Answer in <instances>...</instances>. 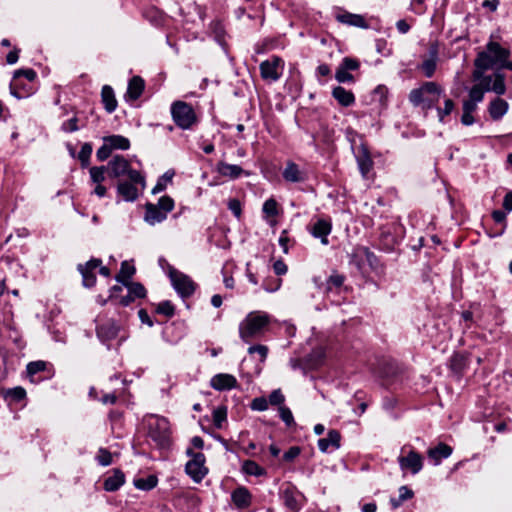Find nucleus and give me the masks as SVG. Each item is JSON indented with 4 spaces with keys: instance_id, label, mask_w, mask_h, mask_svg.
<instances>
[{
    "instance_id": "obj_1",
    "label": "nucleus",
    "mask_w": 512,
    "mask_h": 512,
    "mask_svg": "<svg viewBox=\"0 0 512 512\" xmlns=\"http://www.w3.org/2000/svg\"><path fill=\"white\" fill-rule=\"evenodd\" d=\"M269 323L270 317L268 314L258 311L250 312L239 325L240 338L248 343L253 339L261 337L264 335Z\"/></svg>"
},
{
    "instance_id": "obj_2",
    "label": "nucleus",
    "mask_w": 512,
    "mask_h": 512,
    "mask_svg": "<svg viewBox=\"0 0 512 512\" xmlns=\"http://www.w3.org/2000/svg\"><path fill=\"white\" fill-rule=\"evenodd\" d=\"M509 56V50L501 47L497 42L490 41L486 45V50L478 53L474 66L489 69L494 66L504 68V63H507Z\"/></svg>"
},
{
    "instance_id": "obj_3",
    "label": "nucleus",
    "mask_w": 512,
    "mask_h": 512,
    "mask_svg": "<svg viewBox=\"0 0 512 512\" xmlns=\"http://www.w3.org/2000/svg\"><path fill=\"white\" fill-rule=\"evenodd\" d=\"M107 173L110 178H116L118 181L127 177L134 182H141V190L146 187L145 178L137 170L131 168L130 162L122 155H114L107 164Z\"/></svg>"
},
{
    "instance_id": "obj_4",
    "label": "nucleus",
    "mask_w": 512,
    "mask_h": 512,
    "mask_svg": "<svg viewBox=\"0 0 512 512\" xmlns=\"http://www.w3.org/2000/svg\"><path fill=\"white\" fill-rule=\"evenodd\" d=\"M442 91L436 82H424L419 88L411 90L409 101L415 107L423 105L424 108L430 109L439 101Z\"/></svg>"
},
{
    "instance_id": "obj_5",
    "label": "nucleus",
    "mask_w": 512,
    "mask_h": 512,
    "mask_svg": "<svg viewBox=\"0 0 512 512\" xmlns=\"http://www.w3.org/2000/svg\"><path fill=\"white\" fill-rule=\"evenodd\" d=\"M488 69L475 67L472 73L473 81L477 82L475 86H478L484 93L493 91L498 95H503L506 91L504 75L496 73L493 79L492 76L484 75V72Z\"/></svg>"
},
{
    "instance_id": "obj_6",
    "label": "nucleus",
    "mask_w": 512,
    "mask_h": 512,
    "mask_svg": "<svg viewBox=\"0 0 512 512\" xmlns=\"http://www.w3.org/2000/svg\"><path fill=\"white\" fill-rule=\"evenodd\" d=\"M174 209V200L170 196H162L157 204L146 203L144 220L150 224L155 225L164 221L167 214Z\"/></svg>"
},
{
    "instance_id": "obj_7",
    "label": "nucleus",
    "mask_w": 512,
    "mask_h": 512,
    "mask_svg": "<svg viewBox=\"0 0 512 512\" xmlns=\"http://www.w3.org/2000/svg\"><path fill=\"white\" fill-rule=\"evenodd\" d=\"M174 122L182 129H189L196 122V115L191 105L176 101L171 107Z\"/></svg>"
},
{
    "instance_id": "obj_8",
    "label": "nucleus",
    "mask_w": 512,
    "mask_h": 512,
    "mask_svg": "<svg viewBox=\"0 0 512 512\" xmlns=\"http://www.w3.org/2000/svg\"><path fill=\"white\" fill-rule=\"evenodd\" d=\"M148 435L158 447H167L170 442L168 421L165 418H156L154 422L149 424Z\"/></svg>"
},
{
    "instance_id": "obj_9",
    "label": "nucleus",
    "mask_w": 512,
    "mask_h": 512,
    "mask_svg": "<svg viewBox=\"0 0 512 512\" xmlns=\"http://www.w3.org/2000/svg\"><path fill=\"white\" fill-rule=\"evenodd\" d=\"M187 454L192 458L187 462L185 470L195 482H200L207 474V468L204 466L205 456L200 452L194 453L192 449H188Z\"/></svg>"
},
{
    "instance_id": "obj_10",
    "label": "nucleus",
    "mask_w": 512,
    "mask_h": 512,
    "mask_svg": "<svg viewBox=\"0 0 512 512\" xmlns=\"http://www.w3.org/2000/svg\"><path fill=\"white\" fill-rule=\"evenodd\" d=\"M169 276L173 287L178 292V294L181 295V297H189L194 293L195 283L189 276L174 268H170Z\"/></svg>"
},
{
    "instance_id": "obj_11",
    "label": "nucleus",
    "mask_w": 512,
    "mask_h": 512,
    "mask_svg": "<svg viewBox=\"0 0 512 512\" xmlns=\"http://www.w3.org/2000/svg\"><path fill=\"white\" fill-rule=\"evenodd\" d=\"M398 463L402 470L417 474L423 467V457L415 450H410L406 456H399Z\"/></svg>"
},
{
    "instance_id": "obj_12",
    "label": "nucleus",
    "mask_w": 512,
    "mask_h": 512,
    "mask_svg": "<svg viewBox=\"0 0 512 512\" xmlns=\"http://www.w3.org/2000/svg\"><path fill=\"white\" fill-rule=\"evenodd\" d=\"M141 182H134L127 178V180L120 179L117 183V193L128 202L135 201L139 196V188Z\"/></svg>"
},
{
    "instance_id": "obj_13",
    "label": "nucleus",
    "mask_w": 512,
    "mask_h": 512,
    "mask_svg": "<svg viewBox=\"0 0 512 512\" xmlns=\"http://www.w3.org/2000/svg\"><path fill=\"white\" fill-rule=\"evenodd\" d=\"M119 325L112 319L106 320L105 322L97 325L96 333L97 337L102 342H108L117 337L119 333Z\"/></svg>"
},
{
    "instance_id": "obj_14",
    "label": "nucleus",
    "mask_w": 512,
    "mask_h": 512,
    "mask_svg": "<svg viewBox=\"0 0 512 512\" xmlns=\"http://www.w3.org/2000/svg\"><path fill=\"white\" fill-rule=\"evenodd\" d=\"M283 61L278 56H273L271 59H268L266 61H263L260 64V72L261 76L264 79H271V80H278L280 77V74L278 73V67L280 64H282Z\"/></svg>"
},
{
    "instance_id": "obj_15",
    "label": "nucleus",
    "mask_w": 512,
    "mask_h": 512,
    "mask_svg": "<svg viewBox=\"0 0 512 512\" xmlns=\"http://www.w3.org/2000/svg\"><path fill=\"white\" fill-rule=\"evenodd\" d=\"M24 76L30 82L34 81L36 78V72L33 69H19L14 72L13 81L10 84V92L13 96L18 99L26 97L27 94L22 93L19 87V78Z\"/></svg>"
},
{
    "instance_id": "obj_16",
    "label": "nucleus",
    "mask_w": 512,
    "mask_h": 512,
    "mask_svg": "<svg viewBox=\"0 0 512 512\" xmlns=\"http://www.w3.org/2000/svg\"><path fill=\"white\" fill-rule=\"evenodd\" d=\"M210 385L218 391L230 390L237 386V380L231 374L220 373L211 378Z\"/></svg>"
},
{
    "instance_id": "obj_17",
    "label": "nucleus",
    "mask_w": 512,
    "mask_h": 512,
    "mask_svg": "<svg viewBox=\"0 0 512 512\" xmlns=\"http://www.w3.org/2000/svg\"><path fill=\"white\" fill-rule=\"evenodd\" d=\"M231 499L238 509H246L251 505L252 496L246 487L240 486L232 492Z\"/></svg>"
},
{
    "instance_id": "obj_18",
    "label": "nucleus",
    "mask_w": 512,
    "mask_h": 512,
    "mask_svg": "<svg viewBox=\"0 0 512 512\" xmlns=\"http://www.w3.org/2000/svg\"><path fill=\"white\" fill-rule=\"evenodd\" d=\"M332 229L331 222L326 219H318L311 228V233L314 237L320 238L322 244L327 245V236Z\"/></svg>"
},
{
    "instance_id": "obj_19",
    "label": "nucleus",
    "mask_w": 512,
    "mask_h": 512,
    "mask_svg": "<svg viewBox=\"0 0 512 512\" xmlns=\"http://www.w3.org/2000/svg\"><path fill=\"white\" fill-rule=\"evenodd\" d=\"M0 395L9 404H15L23 401L26 398V391L23 387L17 386L14 388L0 389Z\"/></svg>"
},
{
    "instance_id": "obj_20",
    "label": "nucleus",
    "mask_w": 512,
    "mask_h": 512,
    "mask_svg": "<svg viewBox=\"0 0 512 512\" xmlns=\"http://www.w3.org/2000/svg\"><path fill=\"white\" fill-rule=\"evenodd\" d=\"M341 435L337 430H329L327 437L318 440V447L322 452H328L329 447L338 449L340 447Z\"/></svg>"
},
{
    "instance_id": "obj_21",
    "label": "nucleus",
    "mask_w": 512,
    "mask_h": 512,
    "mask_svg": "<svg viewBox=\"0 0 512 512\" xmlns=\"http://www.w3.org/2000/svg\"><path fill=\"white\" fill-rule=\"evenodd\" d=\"M452 454V448L445 444L439 443L436 447L430 448L427 451L428 457L434 462L435 465H438L442 459L448 458Z\"/></svg>"
},
{
    "instance_id": "obj_22",
    "label": "nucleus",
    "mask_w": 512,
    "mask_h": 512,
    "mask_svg": "<svg viewBox=\"0 0 512 512\" xmlns=\"http://www.w3.org/2000/svg\"><path fill=\"white\" fill-rule=\"evenodd\" d=\"M145 87L144 80L140 76H134L128 83V88L125 97L129 100H137Z\"/></svg>"
},
{
    "instance_id": "obj_23",
    "label": "nucleus",
    "mask_w": 512,
    "mask_h": 512,
    "mask_svg": "<svg viewBox=\"0 0 512 512\" xmlns=\"http://www.w3.org/2000/svg\"><path fill=\"white\" fill-rule=\"evenodd\" d=\"M282 175H283V178L289 182L297 183V182H303L306 180L305 173L302 170H300V168L298 167L297 164H295L293 162L287 163Z\"/></svg>"
},
{
    "instance_id": "obj_24",
    "label": "nucleus",
    "mask_w": 512,
    "mask_h": 512,
    "mask_svg": "<svg viewBox=\"0 0 512 512\" xmlns=\"http://www.w3.org/2000/svg\"><path fill=\"white\" fill-rule=\"evenodd\" d=\"M124 482V473L120 469H114L113 474L104 480V489L109 492L117 491Z\"/></svg>"
},
{
    "instance_id": "obj_25",
    "label": "nucleus",
    "mask_w": 512,
    "mask_h": 512,
    "mask_svg": "<svg viewBox=\"0 0 512 512\" xmlns=\"http://www.w3.org/2000/svg\"><path fill=\"white\" fill-rule=\"evenodd\" d=\"M508 111V103L501 98H495L488 107L491 118L495 121L500 120Z\"/></svg>"
},
{
    "instance_id": "obj_26",
    "label": "nucleus",
    "mask_w": 512,
    "mask_h": 512,
    "mask_svg": "<svg viewBox=\"0 0 512 512\" xmlns=\"http://www.w3.org/2000/svg\"><path fill=\"white\" fill-rule=\"evenodd\" d=\"M338 22L349 25L356 26L360 28H368V24L363 16L358 14H352L349 12H345L343 14H338L336 16Z\"/></svg>"
},
{
    "instance_id": "obj_27",
    "label": "nucleus",
    "mask_w": 512,
    "mask_h": 512,
    "mask_svg": "<svg viewBox=\"0 0 512 512\" xmlns=\"http://www.w3.org/2000/svg\"><path fill=\"white\" fill-rule=\"evenodd\" d=\"M332 96L344 107L351 106L355 102L354 94L342 86L335 87L332 90Z\"/></svg>"
},
{
    "instance_id": "obj_28",
    "label": "nucleus",
    "mask_w": 512,
    "mask_h": 512,
    "mask_svg": "<svg viewBox=\"0 0 512 512\" xmlns=\"http://www.w3.org/2000/svg\"><path fill=\"white\" fill-rule=\"evenodd\" d=\"M217 171L220 175L230 179H237L244 173V170L239 165L228 164L226 162H219Z\"/></svg>"
},
{
    "instance_id": "obj_29",
    "label": "nucleus",
    "mask_w": 512,
    "mask_h": 512,
    "mask_svg": "<svg viewBox=\"0 0 512 512\" xmlns=\"http://www.w3.org/2000/svg\"><path fill=\"white\" fill-rule=\"evenodd\" d=\"M430 57L424 60L420 66L421 71L428 78L432 77L436 70L438 51L436 47H431L429 51Z\"/></svg>"
},
{
    "instance_id": "obj_30",
    "label": "nucleus",
    "mask_w": 512,
    "mask_h": 512,
    "mask_svg": "<svg viewBox=\"0 0 512 512\" xmlns=\"http://www.w3.org/2000/svg\"><path fill=\"white\" fill-rule=\"evenodd\" d=\"M101 98L104 107L108 113L115 111L117 107V100L115 98L114 90L109 85H104L101 91Z\"/></svg>"
},
{
    "instance_id": "obj_31",
    "label": "nucleus",
    "mask_w": 512,
    "mask_h": 512,
    "mask_svg": "<svg viewBox=\"0 0 512 512\" xmlns=\"http://www.w3.org/2000/svg\"><path fill=\"white\" fill-rule=\"evenodd\" d=\"M468 358L463 353H454L450 359V368L456 374H461L467 367Z\"/></svg>"
},
{
    "instance_id": "obj_32",
    "label": "nucleus",
    "mask_w": 512,
    "mask_h": 512,
    "mask_svg": "<svg viewBox=\"0 0 512 512\" xmlns=\"http://www.w3.org/2000/svg\"><path fill=\"white\" fill-rule=\"evenodd\" d=\"M135 267L127 261L122 262L119 273L115 279L123 285L129 282V279L135 274Z\"/></svg>"
},
{
    "instance_id": "obj_33",
    "label": "nucleus",
    "mask_w": 512,
    "mask_h": 512,
    "mask_svg": "<svg viewBox=\"0 0 512 512\" xmlns=\"http://www.w3.org/2000/svg\"><path fill=\"white\" fill-rule=\"evenodd\" d=\"M104 141H107L109 143V146L111 149H121V150H127L130 147V141L128 138L122 136V135H111L104 137Z\"/></svg>"
},
{
    "instance_id": "obj_34",
    "label": "nucleus",
    "mask_w": 512,
    "mask_h": 512,
    "mask_svg": "<svg viewBox=\"0 0 512 512\" xmlns=\"http://www.w3.org/2000/svg\"><path fill=\"white\" fill-rule=\"evenodd\" d=\"M358 166L361 174L366 177L369 171L373 166V161L367 152V150L363 149L362 154L357 157Z\"/></svg>"
},
{
    "instance_id": "obj_35",
    "label": "nucleus",
    "mask_w": 512,
    "mask_h": 512,
    "mask_svg": "<svg viewBox=\"0 0 512 512\" xmlns=\"http://www.w3.org/2000/svg\"><path fill=\"white\" fill-rule=\"evenodd\" d=\"M380 242L382 247L387 250L391 251L394 249L395 245L398 242L397 236H394L390 229L383 230L380 234Z\"/></svg>"
},
{
    "instance_id": "obj_36",
    "label": "nucleus",
    "mask_w": 512,
    "mask_h": 512,
    "mask_svg": "<svg viewBox=\"0 0 512 512\" xmlns=\"http://www.w3.org/2000/svg\"><path fill=\"white\" fill-rule=\"evenodd\" d=\"M242 470L244 473L253 476H262L266 473L264 468L252 460H245L242 464Z\"/></svg>"
},
{
    "instance_id": "obj_37",
    "label": "nucleus",
    "mask_w": 512,
    "mask_h": 512,
    "mask_svg": "<svg viewBox=\"0 0 512 512\" xmlns=\"http://www.w3.org/2000/svg\"><path fill=\"white\" fill-rule=\"evenodd\" d=\"M157 477L154 475H149L147 478H139L134 481V485L136 488L140 490L149 491L153 489L157 485Z\"/></svg>"
},
{
    "instance_id": "obj_38",
    "label": "nucleus",
    "mask_w": 512,
    "mask_h": 512,
    "mask_svg": "<svg viewBox=\"0 0 512 512\" xmlns=\"http://www.w3.org/2000/svg\"><path fill=\"white\" fill-rule=\"evenodd\" d=\"M129 290V293L134 298H144L146 296V289L145 287L139 283V282H128L124 284Z\"/></svg>"
},
{
    "instance_id": "obj_39",
    "label": "nucleus",
    "mask_w": 512,
    "mask_h": 512,
    "mask_svg": "<svg viewBox=\"0 0 512 512\" xmlns=\"http://www.w3.org/2000/svg\"><path fill=\"white\" fill-rule=\"evenodd\" d=\"M78 270L82 275L83 278V285L85 287H92L96 283V275L94 272H90L87 268H85L82 264L78 265Z\"/></svg>"
},
{
    "instance_id": "obj_40",
    "label": "nucleus",
    "mask_w": 512,
    "mask_h": 512,
    "mask_svg": "<svg viewBox=\"0 0 512 512\" xmlns=\"http://www.w3.org/2000/svg\"><path fill=\"white\" fill-rule=\"evenodd\" d=\"M284 505L292 512L298 510V501L294 493L290 490H285L282 495Z\"/></svg>"
},
{
    "instance_id": "obj_41",
    "label": "nucleus",
    "mask_w": 512,
    "mask_h": 512,
    "mask_svg": "<svg viewBox=\"0 0 512 512\" xmlns=\"http://www.w3.org/2000/svg\"><path fill=\"white\" fill-rule=\"evenodd\" d=\"M105 171L107 166L92 167L90 169V176L94 183L100 184L105 180Z\"/></svg>"
},
{
    "instance_id": "obj_42",
    "label": "nucleus",
    "mask_w": 512,
    "mask_h": 512,
    "mask_svg": "<svg viewBox=\"0 0 512 512\" xmlns=\"http://www.w3.org/2000/svg\"><path fill=\"white\" fill-rule=\"evenodd\" d=\"M227 410L225 407L221 406L213 411V423L217 428L222 427V423L226 420Z\"/></svg>"
},
{
    "instance_id": "obj_43",
    "label": "nucleus",
    "mask_w": 512,
    "mask_h": 512,
    "mask_svg": "<svg viewBox=\"0 0 512 512\" xmlns=\"http://www.w3.org/2000/svg\"><path fill=\"white\" fill-rule=\"evenodd\" d=\"M46 367H47V363L45 361H42V360L33 361L27 365V373L30 376H33L41 371H44L46 369Z\"/></svg>"
},
{
    "instance_id": "obj_44",
    "label": "nucleus",
    "mask_w": 512,
    "mask_h": 512,
    "mask_svg": "<svg viewBox=\"0 0 512 512\" xmlns=\"http://www.w3.org/2000/svg\"><path fill=\"white\" fill-rule=\"evenodd\" d=\"M156 311L157 313L163 314L167 317H172L175 313L174 306L170 301H163L159 303Z\"/></svg>"
},
{
    "instance_id": "obj_45",
    "label": "nucleus",
    "mask_w": 512,
    "mask_h": 512,
    "mask_svg": "<svg viewBox=\"0 0 512 512\" xmlns=\"http://www.w3.org/2000/svg\"><path fill=\"white\" fill-rule=\"evenodd\" d=\"M335 78L339 83H353L354 76L349 72L340 67L337 68Z\"/></svg>"
},
{
    "instance_id": "obj_46",
    "label": "nucleus",
    "mask_w": 512,
    "mask_h": 512,
    "mask_svg": "<svg viewBox=\"0 0 512 512\" xmlns=\"http://www.w3.org/2000/svg\"><path fill=\"white\" fill-rule=\"evenodd\" d=\"M174 173L166 172L157 182V184L152 189V194H157L166 188V182L172 180Z\"/></svg>"
},
{
    "instance_id": "obj_47",
    "label": "nucleus",
    "mask_w": 512,
    "mask_h": 512,
    "mask_svg": "<svg viewBox=\"0 0 512 512\" xmlns=\"http://www.w3.org/2000/svg\"><path fill=\"white\" fill-rule=\"evenodd\" d=\"M360 66V63L358 60L356 59H353V58H350V57H345L341 64L339 65L340 68L346 70V71H354V70H357Z\"/></svg>"
},
{
    "instance_id": "obj_48",
    "label": "nucleus",
    "mask_w": 512,
    "mask_h": 512,
    "mask_svg": "<svg viewBox=\"0 0 512 512\" xmlns=\"http://www.w3.org/2000/svg\"><path fill=\"white\" fill-rule=\"evenodd\" d=\"M92 153V146L89 143H85L81 150L79 151L78 158L82 162L83 165H87L89 158Z\"/></svg>"
},
{
    "instance_id": "obj_49",
    "label": "nucleus",
    "mask_w": 512,
    "mask_h": 512,
    "mask_svg": "<svg viewBox=\"0 0 512 512\" xmlns=\"http://www.w3.org/2000/svg\"><path fill=\"white\" fill-rule=\"evenodd\" d=\"M263 212L268 216L277 215V202L272 198L266 200L263 204Z\"/></svg>"
},
{
    "instance_id": "obj_50",
    "label": "nucleus",
    "mask_w": 512,
    "mask_h": 512,
    "mask_svg": "<svg viewBox=\"0 0 512 512\" xmlns=\"http://www.w3.org/2000/svg\"><path fill=\"white\" fill-rule=\"evenodd\" d=\"M454 102L451 99H446L444 102V108H438V116L440 121L444 120V116L449 115L454 109Z\"/></svg>"
},
{
    "instance_id": "obj_51",
    "label": "nucleus",
    "mask_w": 512,
    "mask_h": 512,
    "mask_svg": "<svg viewBox=\"0 0 512 512\" xmlns=\"http://www.w3.org/2000/svg\"><path fill=\"white\" fill-rule=\"evenodd\" d=\"M97 460L99 464L103 466H108L112 463V455L108 450L101 448L99 449Z\"/></svg>"
},
{
    "instance_id": "obj_52",
    "label": "nucleus",
    "mask_w": 512,
    "mask_h": 512,
    "mask_svg": "<svg viewBox=\"0 0 512 512\" xmlns=\"http://www.w3.org/2000/svg\"><path fill=\"white\" fill-rule=\"evenodd\" d=\"M279 412L281 419L285 422L287 426H291L292 424H294L292 412L288 407L280 406Z\"/></svg>"
},
{
    "instance_id": "obj_53",
    "label": "nucleus",
    "mask_w": 512,
    "mask_h": 512,
    "mask_svg": "<svg viewBox=\"0 0 512 512\" xmlns=\"http://www.w3.org/2000/svg\"><path fill=\"white\" fill-rule=\"evenodd\" d=\"M248 353L249 354H254V353L259 354L261 361L264 362L267 357V354H268V348L265 345H260V344L254 345V346H250L248 348Z\"/></svg>"
},
{
    "instance_id": "obj_54",
    "label": "nucleus",
    "mask_w": 512,
    "mask_h": 512,
    "mask_svg": "<svg viewBox=\"0 0 512 512\" xmlns=\"http://www.w3.org/2000/svg\"><path fill=\"white\" fill-rule=\"evenodd\" d=\"M343 283L344 276L340 274H332L327 280L328 289H332L333 287L339 288Z\"/></svg>"
},
{
    "instance_id": "obj_55",
    "label": "nucleus",
    "mask_w": 512,
    "mask_h": 512,
    "mask_svg": "<svg viewBox=\"0 0 512 512\" xmlns=\"http://www.w3.org/2000/svg\"><path fill=\"white\" fill-rule=\"evenodd\" d=\"M112 149L109 146V143L107 141H104V144L97 150V158L100 161H104L109 158L111 155Z\"/></svg>"
},
{
    "instance_id": "obj_56",
    "label": "nucleus",
    "mask_w": 512,
    "mask_h": 512,
    "mask_svg": "<svg viewBox=\"0 0 512 512\" xmlns=\"http://www.w3.org/2000/svg\"><path fill=\"white\" fill-rule=\"evenodd\" d=\"M484 98V92L478 87L473 85L469 91V100L479 103Z\"/></svg>"
},
{
    "instance_id": "obj_57",
    "label": "nucleus",
    "mask_w": 512,
    "mask_h": 512,
    "mask_svg": "<svg viewBox=\"0 0 512 512\" xmlns=\"http://www.w3.org/2000/svg\"><path fill=\"white\" fill-rule=\"evenodd\" d=\"M285 400V397L280 389L272 391L269 395V403L271 405H281Z\"/></svg>"
},
{
    "instance_id": "obj_58",
    "label": "nucleus",
    "mask_w": 512,
    "mask_h": 512,
    "mask_svg": "<svg viewBox=\"0 0 512 512\" xmlns=\"http://www.w3.org/2000/svg\"><path fill=\"white\" fill-rule=\"evenodd\" d=\"M268 404L269 402L265 398L258 397L253 399L251 403V408L257 411H264L268 408Z\"/></svg>"
},
{
    "instance_id": "obj_59",
    "label": "nucleus",
    "mask_w": 512,
    "mask_h": 512,
    "mask_svg": "<svg viewBox=\"0 0 512 512\" xmlns=\"http://www.w3.org/2000/svg\"><path fill=\"white\" fill-rule=\"evenodd\" d=\"M281 279H267L263 283V288L268 292H274L281 286Z\"/></svg>"
},
{
    "instance_id": "obj_60",
    "label": "nucleus",
    "mask_w": 512,
    "mask_h": 512,
    "mask_svg": "<svg viewBox=\"0 0 512 512\" xmlns=\"http://www.w3.org/2000/svg\"><path fill=\"white\" fill-rule=\"evenodd\" d=\"M228 208L232 211V213L239 218L241 216V203L237 199H230L228 202Z\"/></svg>"
},
{
    "instance_id": "obj_61",
    "label": "nucleus",
    "mask_w": 512,
    "mask_h": 512,
    "mask_svg": "<svg viewBox=\"0 0 512 512\" xmlns=\"http://www.w3.org/2000/svg\"><path fill=\"white\" fill-rule=\"evenodd\" d=\"M301 450L297 446L290 447L288 451H286L283 455V459L287 462L294 460L297 456H299Z\"/></svg>"
},
{
    "instance_id": "obj_62",
    "label": "nucleus",
    "mask_w": 512,
    "mask_h": 512,
    "mask_svg": "<svg viewBox=\"0 0 512 512\" xmlns=\"http://www.w3.org/2000/svg\"><path fill=\"white\" fill-rule=\"evenodd\" d=\"M78 118L73 117L62 124V129L66 132H74L78 130L77 126Z\"/></svg>"
},
{
    "instance_id": "obj_63",
    "label": "nucleus",
    "mask_w": 512,
    "mask_h": 512,
    "mask_svg": "<svg viewBox=\"0 0 512 512\" xmlns=\"http://www.w3.org/2000/svg\"><path fill=\"white\" fill-rule=\"evenodd\" d=\"M414 493L411 489H409L407 486H401L399 488V496L398 499L402 502L411 499L413 497Z\"/></svg>"
},
{
    "instance_id": "obj_64",
    "label": "nucleus",
    "mask_w": 512,
    "mask_h": 512,
    "mask_svg": "<svg viewBox=\"0 0 512 512\" xmlns=\"http://www.w3.org/2000/svg\"><path fill=\"white\" fill-rule=\"evenodd\" d=\"M359 252L362 256L366 258L368 263L373 266L377 262V258L373 252H371L368 248H361L359 249Z\"/></svg>"
}]
</instances>
